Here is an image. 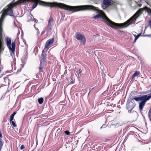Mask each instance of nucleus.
<instances>
[{"instance_id":"nucleus-20","label":"nucleus","mask_w":151,"mask_h":151,"mask_svg":"<svg viewBox=\"0 0 151 151\" xmlns=\"http://www.w3.org/2000/svg\"><path fill=\"white\" fill-rule=\"evenodd\" d=\"M3 145V143L2 141H0V151L1 150V148Z\"/></svg>"},{"instance_id":"nucleus-5","label":"nucleus","mask_w":151,"mask_h":151,"mask_svg":"<svg viewBox=\"0 0 151 151\" xmlns=\"http://www.w3.org/2000/svg\"><path fill=\"white\" fill-rule=\"evenodd\" d=\"M143 93L148 94L147 98L142 101L139 104V108L141 110H142L145 104L146 101L151 98V89L144 92Z\"/></svg>"},{"instance_id":"nucleus-23","label":"nucleus","mask_w":151,"mask_h":151,"mask_svg":"<svg viewBox=\"0 0 151 151\" xmlns=\"http://www.w3.org/2000/svg\"><path fill=\"white\" fill-rule=\"evenodd\" d=\"M43 68V65L41 64L40 67H39V69L40 70H41Z\"/></svg>"},{"instance_id":"nucleus-29","label":"nucleus","mask_w":151,"mask_h":151,"mask_svg":"<svg viewBox=\"0 0 151 151\" xmlns=\"http://www.w3.org/2000/svg\"><path fill=\"white\" fill-rule=\"evenodd\" d=\"M74 82V81H72L71 83H70L71 84H73V83Z\"/></svg>"},{"instance_id":"nucleus-9","label":"nucleus","mask_w":151,"mask_h":151,"mask_svg":"<svg viewBox=\"0 0 151 151\" xmlns=\"http://www.w3.org/2000/svg\"><path fill=\"white\" fill-rule=\"evenodd\" d=\"M113 3V2L111 0H104L103 2L104 6H102V7L103 8H105L109 5L112 4Z\"/></svg>"},{"instance_id":"nucleus-2","label":"nucleus","mask_w":151,"mask_h":151,"mask_svg":"<svg viewBox=\"0 0 151 151\" xmlns=\"http://www.w3.org/2000/svg\"><path fill=\"white\" fill-rule=\"evenodd\" d=\"M66 9L67 10L69 11H75L83 10L85 9L92 10L96 11L98 14L92 17V19H97L100 18L102 17L104 20V22L108 25L113 28L116 27L123 28L128 26L129 22L131 20L133 17H132L129 20L122 24H117L114 23L109 19L105 14L101 10L97 9V8L90 5H86L81 6H71L67 5Z\"/></svg>"},{"instance_id":"nucleus-7","label":"nucleus","mask_w":151,"mask_h":151,"mask_svg":"<svg viewBox=\"0 0 151 151\" xmlns=\"http://www.w3.org/2000/svg\"><path fill=\"white\" fill-rule=\"evenodd\" d=\"M135 106V104L133 103L131 100V102L128 103L126 105L127 109L128 110V112L130 113L131 111L133 109Z\"/></svg>"},{"instance_id":"nucleus-18","label":"nucleus","mask_w":151,"mask_h":151,"mask_svg":"<svg viewBox=\"0 0 151 151\" xmlns=\"http://www.w3.org/2000/svg\"><path fill=\"white\" fill-rule=\"evenodd\" d=\"M14 116L13 115H11L10 116V122H11L13 121V120L14 119Z\"/></svg>"},{"instance_id":"nucleus-27","label":"nucleus","mask_w":151,"mask_h":151,"mask_svg":"<svg viewBox=\"0 0 151 151\" xmlns=\"http://www.w3.org/2000/svg\"><path fill=\"white\" fill-rule=\"evenodd\" d=\"M34 27H35V29L37 30L38 31H39L38 29L36 27H35V25H34Z\"/></svg>"},{"instance_id":"nucleus-14","label":"nucleus","mask_w":151,"mask_h":151,"mask_svg":"<svg viewBox=\"0 0 151 151\" xmlns=\"http://www.w3.org/2000/svg\"><path fill=\"white\" fill-rule=\"evenodd\" d=\"M51 27L52 26L50 25L49 26V25H48V26H47L46 28L47 31V32H50V30L51 29Z\"/></svg>"},{"instance_id":"nucleus-16","label":"nucleus","mask_w":151,"mask_h":151,"mask_svg":"<svg viewBox=\"0 0 151 151\" xmlns=\"http://www.w3.org/2000/svg\"><path fill=\"white\" fill-rule=\"evenodd\" d=\"M38 102L40 104H42L43 101V99L42 98H39L38 100Z\"/></svg>"},{"instance_id":"nucleus-24","label":"nucleus","mask_w":151,"mask_h":151,"mask_svg":"<svg viewBox=\"0 0 151 151\" xmlns=\"http://www.w3.org/2000/svg\"><path fill=\"white\" fill-rule=\"evenodd\" d=\"M24 148V145H22L21 146L20 148L21 150H22Z\"/></svg>"},{"instance_id":"nucleus-32","label":"nucleus","mask_w":151,"mask_h":151,"mask_svg":"<svg viewBox=\"0 0 151 151\" xmlns=\"http://www.w3.org/2000/svg\"><path fill=\"white\" fill-rule=\"evenodd\" d=\"M147 37H151V36L150 35H147Z\"/></svg>"},{"instance_id":"nucleus-22","label":"nucleus","mask_w":151,"mask_h":151,"mask_svg":"<svg viewBox=\"0 0 151 151\" xmlns=\"http://www.w3.org/2000/svg\"><path fill=\"white\" fill-rule=\"evenodd\" d=\"M2 137V135L1 133V131H0V141H2L1 138Z\"/></svg>"},{"instance_id":"nucleus-1","label":"nucleus","mask_w":151,"mask_h":151,"mask_svg":"<svg viewBox=\"0 0 151 151\" xmlns=\"http://www.w3.org/2000/svg\"><path fill=\"white\" fill-rule=\"evenodd\" d=\"M24 1L30 2H33L34 4L32 6V9L35 8L37 6V4L45 6H50L51 7H57L66 10L67 5L62 3L56 2L49 3L40 0H19L15 3H12L6 6L2 11V13L0 19V32H2L3 29L2 26L4 19L6 15H9L10 16H12L13 13L12 9L13 7L17 5L20 4Z\"/></svg>"},{"instance_id":"nucleus-21","label":"nucleus","mask_w":151,"mask_h":151,"mask_svg":"<svg viewBox=\"0 0 151 151\" xmlns=\"http://www.w3.org/2000/svg\"><path fill=\"white\" fill-rule=\"evenodd\" d=\"M67 135H68L70 134V133L68 131H65L64 132Z\"/></svg>"},{"instance_id":"nucleus-12","label":"nucleus","mask_w":151,"mask_h":151,"mask_svg":"<svg viewBox=\"0 0 151 151\" xmlns=\"http://www.w3.org/2000/svg\"><path fill=\"white\" fill-rule=\"evenodd\" d=\"M53 19L51 17L49 19L48 21V25H49V26L50 25L51 26H52L53 23Z\"/></svg>"},{"instance_id":"nucleus-26","label":"nucleus","mask_w":151,"mask_h":151,"mask_svg":"<svg viewBox=\"0 0 151 151\" xmlns=\"http://www.w3.org/2000/svg\"><path fill=\"white\" fill-rule=\"evenodd\" d=\"M33 19L34 20H35V22H37V19H35L34 18H33Z\"/></svg>"},{"instance_id":"nucleus-11","label":"nucleus","mask_w":151,"mask_h":151,"mask_svg":"<svg viewBox=\"0 0 151 151\" xmlns=\"http://www.w3.org/2000/svg\"><path fill=\"white\" fill-rule=\"evenodd\" d=\"M46 50V51H47L46 49H45L42 51V53L41 55V59L42 60H44V59L45 58L46 56V54L44 52Z\"/></svg>"},{"instance_id":"nucleus-8","label":"nucleus","mask_w":151,"mask_h":151,"mask_svg":"<svg viewBox=\"0 0 151 151\" xmlns=\"http://www.w3.org/2000/svg\"><path fill=\"white\" fill-rule=\"evenodd\" d=\"M148 96L147 95H144L142 96H139L137 97H135L133 99H132V101L133 102L134 101V100H135L137 101H142L144 100L145 99L147 98Z\"/></svg>"},{"instance_id":"nucleus-28","label":"nucleus","mask_w":151,"mask_h":151,"mask_svg":"<svg viewBox=\"0 0 151 151\" xmlns=\"http://www.w3.org/2000/svg\"><path fill=\"white\" fill-rule=\"evenodd\" d=\"M135 33H136V32H133V35H134H134H136Z\"/></svg>"},{"instance_id":"nucleus-33","label":"nucleus","mask_w":151,"mask_h":151,"mask_svg":"<svg viewBox=\"0 0 151 151\" xmlns=\"http://www.w3.org/2000/svg\"><path fill=\"white\" fill-rule=\"evenodd\" d=\"M134 111V112L136 113V111Z\"/></svg>"},{"instance_id":"nucleus-13","label":"nucleus","mask_w":151,"mask_h":151,"mask_svg":"<svg viewBox=\"0 0 151 151\" xmlns=\"http://www.w3.org/2000/svg\"><path fill=\"white\" fill-rule=\"evenodd\" d=\"M139 74V71L135 72L134 73L132 76V79H133L134 77L137 76Z\"/></svg>"},{"instance_id":"nucleus-30","label":"nucleus","mask_w":151,"mask_h":151,"mask_svg":"<svg viewBox=\"0 0 151 151\" xmlns=\"http://www.w3.org/2000/svg\"><path fill=\"white\" fill-rule=\"evenodd\" d=\"M93 88H92L91 89H89V93H88V94L89 93H90V92L91 91V90H92Z\"/></svg>"},{"instance_id":"nucleus-25","label":"nucleus","mask_w":151,"mask_h":151,"mask_svg":"<svg viewBox=\"0 0 151 151\" xmlns=\"http://www.w3.org/2000/svg\"><path fill=\"white\" fill-rule=\"evenodd\" d=\"M16 114V112H14L11 115H13L14 116Z\"/></svg>"},{"instance_id":"nucleus-3","label":"nucleus","mask_w":151,"mask_h":151,"mask_svg":"<svg viewBox=\"0 0 151 151\" xmlns=\"http://www.w3.org/2000/svg\"><path fill=\"white\" fill-rule=\"evenodd\" d=\"M143 9L146 10L148 13L151 14V9L147 8V7H145L143 8V9H140L132 17L128 20H129L133 17L131 20L129 22L128 25L131 24H134V23L136 19L139 16Z\"/></svg>"},{"instance_id":"nucleus-31","label":"nucleus","mask_w":151,"mask_h":151,"mask_svg":"<svg viewBox=\"0 0 151 151\" xmlns=\"http://www.w3.org/2000/svg\"><path fill=\"white\" fill-rule=\"evenodd\" d=\"M150 112H151V109H150V110H149V113H150Z\"/></svg>"},{"instance_id":"nucleus-19","label":"nucleus","mask_w":151,"mask_h":151,"mask_svg":"<svg viewBox=\"0 0 151 151\" xmlns=\"http://www.w3.org/2000/svg\"><path fill=\"white\" fill-rule=\"evenodd\" d=\"M82 70L80 69L79 70L78 72V71H76V73L78 75V77H79V74L82 72Z\"/></svg>"},{"instance_id":"nucleus-6","label":"nucleus","mask_w":151,"mask_h":151,"mask_svg":"<svg viewBox=\"0 0 151 151\" xmlns=\"http://www.w3.org/2000/svg\"><path fill=\"white\" fill-rule=\"evenodd\" d=\"M76 38L81 40L83 45H84L86 42V38L85 36L80 33L76 34Z\"/></svg>"},{"instance_id":"nucleus-4","label":"nucleus","mask_w":151,"mask_h":151,"mask_svg":"<svg viewBox=\"0 0 151 151\" xmlns=\"http://www.w3.org/2000/svg\"><path fill=\"white\" fill-rule=\"evenodd\" d=\"M6 44L9 50L11 55L12 56V55L14 54L15 50V41L12 42L11 47V39L10 38L7 37L6 38Z\"/></svg>"},{"instance_id":"nucleus-17","label":"nucleus","mask_w":151,"mask_h":151,"mask_svg":"<svg viewBox=\"0 0 151 151\" xmlns=\"http://www.w3.org/2000/svg\"><path fill=\"white\" fill-rule=\"evenodd\" d=\"M10 123L14 127H16V125L15 123H14V121H12L11 122H10Z\"/></svg>"},{"instance_id":"nucleus-15","label":"nucleus","mask_w":151,"mask_h":151,"mask_svg":"<svg viewBox=\"0 0 151 151\" xmlns=\"http://www.w3.org/2000/svg\"><path fill=\"white\" fill-rule=\"evenodd\" d=\"M140 35H141V34H139L137 35H134L135 38L134 39V43H135L136 42L137 40L139 38V37L140 36Z\"/></svg>"},{"instance_id":"nucleus-10","label":"nucleus","mask_w":151,"mask_h":151,"mask_svg":"<svg viewBox=\"0 0 151 151\" xmlns=\"http://www.w3.org/2000/svg\"><path fill=\"white\" fill-rule=\"evenodd\" d=\"M54 42V39H50L47 40L45 45V49H46L51 44H52Z\"/></svg>"}]
</instances>
